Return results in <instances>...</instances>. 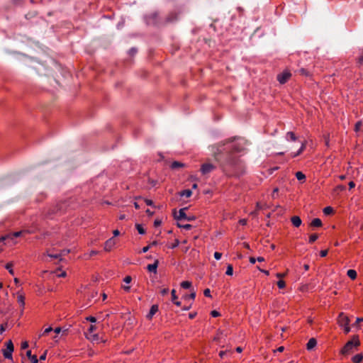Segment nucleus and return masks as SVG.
Returning <instances> with one entry per match:
<instances>
[{
    "instance_id": "f257e3e1",
    "label": "nucleus",
    "mask_w": 363,
    "mask_h": 363,
    "mask_svg": "<svg viewBox=\"0 0 363 363\" xmlns=\"http://www.w3.org/2000/svg\"><path fill=\"white\" fill-rule=\"evenodd\" d=\"M235 138L228 139L212 145L211 151L215 160L219 163L223 172L228 177H239L245 172V165L235 153L245 149L243 139Z\"/></svg>"
},
{
    "instance_id": "f03ea898",
    "label": "nucleus",
    "mask_w": 363,
    "mask_h": 363,
    "mask_svg": "<svg viewBox=\"0 0 363 363\" xmlns=\"http://www.w3.org/2000/svg\"><path fill=\"white\" fill-rule=\"evenodd\" d=\"M359 345H360V342L359 340L358 336L354 335V336H353V337L351 340L348 341L345 345V346L343 347V348L341 350V353L342 354H347L352 351L354 347H357L358 346H359Z\"/></svg>"
},
{
    "instance_id": "7ed1b4c3",
    "label": "nucleus",
    "mask_w": 363,
    "mask_h": 363,
    "mask_svg": "<svg viewBox=\"0 0 363 363\" xmlns=\"http://www.w3.org/2000/svg\"><path fill=\"white\" fill-rule=\"evenodd\" d=\"M186 208H181L179 212L177 211L176 209H174L173 211V216L175 220H186L188 221H191L195 219L194 216H188L185 213V211L186 210Z\"/></svg>"
},
{
    "instance_id": "20e7f679",
    "label": "nucleus",
    "mask_w": 363,
    "mask_h": 363,
    "mask_svg": "<svg viewBox=\"0 0 363 363\" xmlns=\"http://www.w3.org/2000/svg\"><path fill=\"white\" fill-rule=\"evenodd\" d=\"M147 23L149 25L161 26L162 21L160 19L157 12H153L146 17Z\"/></svg>"
},
{
    "instance_id": "39448f33",
    "label": "nucleus",
    "mask_w": 363,
    "mask_h": 363,
    "mask_svg": "<svg viewBox=\"0 0 363 363\" xmlns=\"http://www.w3.org/2000/svg\"><path fill=\"white\" fill-rule=\"evenodd\" d=\"M6 349L3 350L4 357L6 359H12V352H13L14 347L11 340H9L6 343Z\"/></svg>"
},
{
    "instance_id": "423d86ee",
    "label": "nucleus",
    "mask_w": 363,
    "mask_h": 363,
    "mask_svg": "<svg viewBox=\"0 0 363 363\" xmlns=\"http://www.w3.org/2000/svg\"><path fill=\"white\" fill-rule=\"evenodd\" d=\"M216 166L211 163H204L201 165V172L203 174L206 175L216 169Z\"/></svg>"
},
{
    "instance_id": "0eeeda50",
    "label": "nucleus",
    "mask_w": 363,
    "mask_h": 363,
    "mask_svg": "<svg viewBox=\"0 0 363 363\" xmlns=\"http://www.w3.org/2000/svg\"><path fill=\"white\" fill-rule=\"evenodd\" d=\"M178 20V16L177 13H171L167 16L165 17L164 20L162 21V25H167L169 23H172Z\"/></svg>"
},
{
    "instance_id": "6e6552de",
    "label": "nucleus",
    "mask_w": 363,
    "mask_h": 363,
    "mask_svg": "<svg viewBox=\"0 0 363 363\" xmlns=\"http://www.w3.org/2000/svg\"><path fill=\"white\" fill-rule=\"evenodd\" d=\"M26 231L24 230H21V231H18V232H15V233H10V234H8L5 236H3L0 238V241H4L5 240H7V239H11V240H13L14 238H18L20 236H21L23 233H25Z\"/></svg>"
},
{
    "instance_id": "1a4fd4ad",
    "label": "nucleus",
    "mask_w": 363,
    "mask_h": 363,
    "mask_svg": "<svg viewBox=\"0 0 363 363\" xmlns=\"http://www.w3.org/2000/svg\"><path fill=\"white\" fill-rule=\"evenodd\" d=\"M291 77V73L289 72H284L283 73H281L278 74L277 76V80L279 82L280 84H285L288 79Z\"/></svg>"
},
{
    "instance_id": "9d476101",
    "label": "nucleus",
    "mask_w": 363,
    "mask_h": 363,
    "mask_svg": "<svg viewBox=\"0 0 363 363\" xmlns=\"http://www.w3.org/2000/svg\"><path fill=\"white\" fill-rule=\"evenodd\" d=\"M338 323L341 327L348 325L350 323V319L343 313H340L338 316Z\"/></svg>"
},
{
    "instance_id": "9b49d317",
    "label": "nucleus",
    "mask_w": 363,
    "mask_h": 363,
    "mask_svg": "<svg viewBox=\"0 0 363 363\" xmlns=\"http://www.w3.org/2000/svg\"><path fill=\"white\" fill-rule=\"evenodd\" d=\"M115 245H116V240L113 238H111L106 241L105 245H104V250L106 251H110Z\"/></svg>"
},
{
    "instance_id": "f8f14e48",
    "label": "nucleus",
    "mask_w": 363,
    "mask_h": 363,
    "mask_svg": "<svg viewBox=\"0 0 363 363\" xmlns=\"http://www.w3.org/2000/svg\"><path fill=\"white\" fill-rule=\"evenodd\" d=\"M158 311V306L157 304L152 305L150 308V312L147 314L146 318L151 320L153 315Z\"/></svg>"
},
{
    "instance_id": "ddd939ff",
    "label": "nucleus",
    "mask_w": 363,
    "mask_h": 363,
    "mask_svg": "<svg viewBox=\"0 0 363 363\" xmlns=\"http://www.w3.org/2000/svg\"><path fill=\"white\" fill-rule=\"evenodd\" d=\"M185 167H186V164L184 163H182L179 161H174L170 165L171 169H174V170H177L180 168Z\"/></svg>"
},
{
    "instance_id": "4468645a",
    "label": "nucleus",
    "mask_w": 363,
    "mask_h": 363,
    "mask_svg": "<svg viewBox=\"0 0 363 363\" xmlns=\"http://www.w3.org/2000/svg\"><path fill=\"white\" fill-rule=\"evenodd\" d=\"M158 264L159 261L156 259L153 264H150L147 266V269L150 272L156 274Z\"/></svg>"
},
{
    "instance_id": "2eb2a0df",
    "label": "nucleus",
    "mask_w": 363,
    "mask_h": 363,
    "mask_svg": "<svg viewBox=\"0 0 363 363\" xmlns=\"http://www.w3.org/2000/svg\"><path fill=\"white\" fill-rule=\"evenodd\" d=\"M291 221L295 227H299L302 223L301 219L297 216L291 217Z\"/></svg>"
},
{
    "instance_id": "dca6fc26",
    "label": "nucleus",
    "mask_w": 363,
    "mask_h": 363,
    "mask_svg": "<svg viewBox=\"0 0 363 363\" xmlns=\"http://www.w3.org/2000/svg\"><path fill=\"white\" fill-rule=\"evenodd\" d=\"M316 344H317V341L315 338H311L308 343L306 344V348L308 350H313L315 346H316Z\"/></svg>"
},
{
    "instance_id": "f3484780",
    "label": "nucleus",
    "mask_w": 363,
    "mask_h": 363,
    "mask_svg": "<svg viewBox=\"0 0 363 363\" xmlns=\"http://www.w3.org/2000/svg\"><path fill=\"white\" fill-rule=\"evenodd\" d=\"M26 356L31 361L32 363H38V359L36 355H32L31 351L28 350L26 352Z\"/></svg>"
},
{
    "instance_id": "a211bd4d",
    "label": "nucleus",
    "mask_w": 363,
    "mask_h": 363,
    "mask_svg": "<svg viewBox=\"0 0 363 363\" xmlns=\"http://www.w3.org/2000/svg\"><path fill=\"white\" fill-rule=\"evenodd\" d=\"M363 359V354L362 353L357 354L352 357L354 363H360Z\"/></svg>"
},
{
    "instance_id": "6ab92c4d",
    "label": "nucleus",
    "mask_w": 363,
    "mask_h": 363,
    "mask_svg": "<svg viewBox=\"0 0 363 363\" xmlns=\"http://www.w3.org/2000/svg\"><path fill=\"white\" fill-rule=\"evenodd\" d=\"M311 225L313 227H320V226H322V221L319 218H314L311 221Z\"/></svg>"
},
{
    "instance_id": "aec40b11",
    "label": "nucleus",
    "mask_w": 363,
    "mask_h": 363,
    "mask_svg": "<svg viewBox=\"0 0 363 363\" xmlns=\"http://www.w3.org/2000/svg\"><path fill=\"white\" fill-rule=\"evenodd\" d=\"M347 275L352 280L357 278V272L354 269H349L347 272Z\"/></svg>"
},
{
    "instance_id": "412c9836",
    "label": "nucleus",
    "mask_w": 363,
    "mask_h": 363,
    "mask_svg": "<svg viewBox=\"0 0 363 363\" xmlns=\"http://www.w3.org/2000/svg\"><path fill=\"white\" fill-rule=\"evenodd\" d=\"M192 191L190 189H186L179 193V195L181 196H185L186 198H189L191 196Z\"/></svg>"
},
{
    "instance_id": "4be33fe9",
    "label": "nucleus",
    "mask_w": 363,
    "mask_h": 363,
    "mask_svg": "<svg viewBox=\"0 0 363 363\" xmlns=\"http://www.w3.org/2000/svg\"><path fill=\"white\" fill-rule=\"evenodd\" d=\"M24 299H25V297L23 294H18L17 301L23 308L25 306Z\"/></svg>"
},
{
    "instance_id": "5701e85b",
    "label": "nucleus",
    "mask_w": 363,
    "mask_h": 363,
    "mask_svg": "<svg viewBox=\"0 0 363 363\" xmlns=\"http://www.w3.org/2000/svg\"><path fill=\"white\" fill-rule=\"evenodd\" d=\"M296 177L299 181H304L306 179V176L301 172H297L296 173Z\"/></svg>"
},
{
    "instance_id": "b1692460",
    "label": "nucleus",
    "mask_w": 363,
    "mask_h": 363,
    "mask_svg": "<svg viewBox=\"0 0 363 363\" xmlns=\"http://www.w3.org/2000/svg\"><path fill=\"white\" fill-rule=\"evenodd\" d=\"M297 72L301 75H304V76L309 75V72L304 68H301V69H298Z\"/></svg>"
},
{
    "instance_id": "393cba45",
    "label": "nucleus",
    "mask_w": 363,
    "mask_h": 363,
    "mask_svg": "<svg viewBox=\"0 0 363 363\" xmlns=\"http://www.w3.org/2000/svg\"><path fill=\"white\" fill-rule=\"evenodd\" d=\"M225 274L228 276H231L233 274V267L232 264H228L227 266V269Z\"/></svg>"
},
{
    "instance_id": "a878e982",
    "label": "nucleus",
    "mask_w": 363,
    "mask_h": 363,
    "mask_svg": "<svg viewBox=\"0 0 363 363\" xmlns=\"http://www.w3.org/2000/svg\"><path fill=\"white\" fill-rule=\"evenodd\" d=\"M135 227L140 234L143 235L145 233V229L140 224H136Z\"/></svg>"
},
{
    "instance_id": "bb28decb",
    "label": "nucleus",
    "mask_w": 363,
    "mask_h": 363,
    "mask_svg": "<svg viewBox=\"0 0 363 363\" xmlns=\"http://www.w3.org/2000/svg\"><path fill=\"white\" fill-rule=\"evenodd\" d=\"M181 286L184 289H189L191 286V282L185 281L182 282Z\"/></svg>"
},
{
    "instance_id": "cd10ccee",
    "label": "nucleus",
    "mask_w": 363,
    "mask_h": 363,
    "mask_svg": "<svg viewBox=\"0 0 363 363\" xmlns=\"http://www.w3.org/2000/svg\"><path fill=\"white\" fill-rule=\"evenodd\" d=\"M289 138H290V139L292 141H295L296 140V137L295 134L293 132H288L286 133V139L288 140Z\"/></svg>"
},
{
    "instance_id": "c85d7f7f",
    "label": "nucleus",
    "mask_w": 363,
    "mask_h": 363,
    "mask_svg": "<svg viewBox=\"0 0 363 363\" xmlns=\"http://www.w3.org/2000/svg\"><path fill=\"white\" fill-rule=\"evenodd\" d=\"M305 147H306L305 143H302L300 149L298 150V152L296 153H295L293 155V157H295L299 155L304 150Z\"/></svg>"
},
{
    "instance_id": "c756f323",
    "label": "nucleus",
    "mask_w": 363,
    "mask_h": 363,
    "mask_svg": "<svg viewBox=\"0 0 363 363\" xmlns=\"http://www.w3.org/2000/svg\"><path fill=\"white\" fill-rule=\"evenodd\" d=\"M333 208L330 206L325 207L323 209V213L325 215H330V214L333 213Z\"/></svg>"
},
{
    "instance_id": "7c9ffc66",
    "label": "nucleus",
    "mask_w": 363,
    "mask_h": 363,
    "mask_svg": "<svg viewBox=\"0 0 363 363\" xmlns=\"http://www.w3.org/2000/svg\"><path fill=\"white\" fill-rule=\"evenodd\" d=\"M48 255L52 258L60 259V260L62 259V254H60V253H55V254L49 253Z\"/></svg>"
},
{
    "instance_id": "2f4dec72",
    "label": "nucleus",
    "mask_w": 363,
    "mask_h": 363,
    "mask_svg": "<svg viewBox=\"0 0 363 363\" xmlns=\"http://www.w3.org/2000/svg\"><path fill=\"white\" fill-rule=\"evenodd\" d=\"M318 236L317 234L311 235L309 237V242L310 243L314 242L318 239Z\"/></svg>"
},
{
    "instance_id": "473e14b6",
    "label": "nucleus",
    "mask_w": 363,
    "mask_h": 363,
    "mask_svg": "<svg viewBox=\"0 0 363 363\" xmlns=\"http://www.w3.org/2000/svg\"><path fill=\"white\" fill-rule=\"evenodd\" d=\"M11 267H12V264H11V263H8V264H6V269H8V270H9V273H10L11 274H14V272H13V270L12 269V268H11Z\"/></svg>"
},
{
    "instance_id": "72a5a7b5",
    "label": "nucleus",
    "mask_w": 363,
    "mask_h": 363,
    "mask_svg": "<svg viewBox=\"0 0 363 363\" xmlns=\"http://www.w3.org/2000/svg\"><path fill=\"white\" fill-rule=\"evenodd\" d=\"M277 286L279 289H284L286 286V284L285 282L283 281V280H279L278 282H277Z\"/></svg>"
},
{
    "instance_id": "f704fd0d",
    "label": "nucleus",
    "mask_w": 363,
    "mask_h": 363,
    "mask_svg": "<svg viewBox=\"0 0 363 363\" xmlns=\"http://www.w3.org/2000/svg\"><path fill=\"white\" fill-rule=\"evenodd\" d=\"M196 297V292L195 291H193L191 292L189 295H186L185 296V298L186 299H188V298H191V299H194Z\"/></svg>"
},
{
    "instance_id": "c9c22d12",
    "label": "nucleus",
    "mask_w": 363,
    "mask_h": 363,
    "mask_svg": "<svg viewBox=\"0 0 363 363\" xmlns=\"http://www.w3.org/2000/svg\"><path fill=\"white\" fill-rule=\"evenodd\" d=\"M362 126V122L361 121H358L356 124H355V127H354V130L356 132L359 131L360 128Z\"/></svg>"
},
{
    "instance_id": "e433bc0d",
    "label": "nucleus",
    "mask_w": 363,
    "mask_h": 363,
    "mask_svg": "<svg viewBox=\"0 0 363 363\" xmlns=\"http://www.w3.org/2000/svg\"><path fill=\"white\" fill-rule=\"evenodd\" d=\"M137 52H138V50L135 48H132L128 51L129 55H134L135 54H136Z\"/></svg>"
},
{
    "instance_id": "4c0bfd02",
    "label": "nucleus",
    "mask_w": 363,
    "mask_h": 363,
    "mask_svg": "<svg viewBox=\"0 0 363 363\" xmlns=\"http://www.w3.org/2000/svg\"><path fill=\"white\" fill-rule=\"evenodd\" d=\"M175 293H176V291L174 289L172 290L171 294H172V301H174L177 298V296H176Z\"/></svg>"
},
{
    "instance_id": "58836bf2",
    "label": "nucleus",
    "mask_w": 363,
    "mask_h": 363,
    "mask_svg": "<svg viewBox=\"0 0 363 363\" xmlns=\"http://www.w3.org/2000/svg\"><path fill=\"white\" fill-rule=\"evenodd\" d=\"M222 257V254L220 252H216L214 253V257L217 260H219Z\"/></svg>"
},
{
    "instance_id": "ea45409f",
    "label": "nucleus",
    "mask_w": 363,
    "mask_h": 363,
    "mask_svg": "<svg viewBox=\"0 0 363 363\" xmlns=\"http://www.w3.org/2000/svg\"><path fill=\"white\" fill-rule=\"evenodd\" d=\"M203 294L206 297H211V291L209 289H206L203 291Z\"/></svg>"
},
{
    "instance_id": "a19ab883",
    "label": "nucleus",
    "mask_w": 363,
    "mask_h": 363,
    "mask_svg": "<svg viewBox=\"0 0 363 363\" xmlns=\"http://www.w3.org/2000/svg\"><path fill=\"white\" fill-rule=\"evenodd\" d=\"M131 280H132L131 277H130V276H126V277L124 278L123 281H124L125 283H126V284H129V283H130Z\"/></svg>"
},
{
    "instance_id": "79ce46f5",
    "label": "nucleus",
    "mask_w": 363,
    "mask_h": 363,
    "mask_svg": "<svg viewBox=\"0 0 363 363\" xmlns=\"http://www.w3.org/2000/svg\"><path fill=\"white\" fill-rule=\"evenodd\" d=\"M28 347V342L25 341L21 343V349L25 350Z\"/></svg>"
},
{
    "instance_id": "37998d69",
    "label": "nucleus",
    "mask_w": 363,
    "mask_h": 363,
    "mask_svg": "<svg viewBox=\"0 0 363 363\" xmlns=\"http://www.w3.org/2000/svg\"><path fill=\"white\" fill-rule=\"evenodd\" d=\"M328 252V250H321V251L320 252V256H321L322 257H326V256H327Z\"/></svg>"
},
{
    "instance_id": "c03bdc74",
    "label": "nucleus",
    "mask_w": 363,
    "mask_h": 363,
    "mask_svg": "<svg viewBox=\"0 0 363 363\" xmlns=\"http://www.w3.org/2000/svg\"><path fill=\"white\" fill-rule=\"evenodd\" d=\"M88 321H90L91 323H95L96 321V319L95 317L93 316H89L86 318Z\"/></svg>"
},
{
    "instance_id": "a18cd8bd",
    "label": "nucleus",
    "mask_w": 363,
    "mask_h": 363,
    "mask_svg": "<svg viewBox=\"0 0 363 363\" xmlns=\"http://www.w3.org/2000/svg\"><path fill=\"white\" fill-rule=\"evenodd\" d=\"M211 314V315L213 317H218V316H220V313L218 312L217 311H212Z\"/></svg>"
},
{
    "instance_id": "49530a36",
    "label": "nucleus",
    "mask_w": 363,
    "mask_h": 363,
    "mask_svg": "<svg viewBox=\"0 0 363 363\" xmlns=\"http://www.w3.org/2000/svg\"><path fill=\"white\" fill-rule=\"evenodd\" d=\"M161 223H162V220H160V219H156V220H155V222H154V225H155V227H158V226H160V225H161Z\"/></svg>"
},
{
    "instance_id": "de8ad7c7",
    "label": "nucleus",
    "mask_w": 363,
    "mask_h": 363,
    "mask_svg": "<svg viewBox=\"0 0 363 363\" xmlns=\"http://www.w3.org/2000/svg\"><path fill=\"white\" fill-rule=\"evenodd\" d=\"M169 289L167 288L163 289L161 290L160 293L162 296H165L168 294Z\"/></svg>"
},
{
    "instance_id": "09e8293b",
    "label": "nucleus",
    "mask_w": 363,
    "mask_h": 363,
    "mask_svg": "<svg viewBox=\"0 0 363 363\" xmlns=\"http://www.w3.org/2000/svg\"><path fill=\"white\" fill-rule=\"evenodd\" d=\"M179 245V240H175L174 242L172 245L171 248H175Z\"/></svg>"
},
{
    "instance_id": "8fccbe9b",
    "label": "nucleus",
    "mask_w": 363,
    "mask_h": 363,
    "mask_svg": "<svg viewBox=\"0 0 363 363\" xmlns=\"http://www.w3.org/2000/svg\"><path fill=\"white\" fill-rule=\"evenodd\" d=\"M46 356H47V351H45L43 352V354L42 355H40V361H43V360H45L46 359Z\"/></svg>"
},
{
    "instance_id": "3c124183",
    "label": "nucleus",
    "mask_w": 363,
    "mask_h": 363,
    "mask_svg": "<svg viewBox=\"0 0 363 363\" xmlns=\"http://www.w3.org/2000/svg\"><path fill=\"white\" fill-rule=\"evenodd\" d=\"M145 202L147 206H153V201L150 199H145Z\"/></svg>"
},
{
    "instance_id": "603ef678",
    "label": "nucleus",
    "mask_w": 363,
    "mask_h": 363,
    "mask_svg": "<svg viewBox=\"0 0 363 363\" xmlns=\"http://www.w3.org/2000/svg\"><path fill=\"white\" fill-rule=\"evenodd\" d=\"M192 228V225H190V224H184L183 226H182V228L185 229V230H190Z\"/></svg>"
},
{
    "instance_id": "864d4df0",
    "label": "nucleus",
    "mask_w": 363,
    "mask_h": 363,
    "mask_svg": "<svg viewBox=\"0 0 363 363\" xmlns=\"http://www.w3.org/2000/svg\"><path fill=\"white\" fill-rule=\"evenodd\" d=\"M52 330V327H49L48 328H46L44 332H43V335H47L48 333H49L50 332H51Z\"/></svg>"
},
{
    "instance_id": "5fc2aeb1",
    "label": "nucleus",
    "mask_w": 363,
    "mask_h": 363,
    "mask_svg": "<svg viewBox=\"0 0 363 363\" xmlns=\"http://www.w3.org/2000/svg\"><path fill=\"white\" fill-rule=\"evenodd\" d=\"M69 252V250H61V252H60V254H62V256H65L67 254H68Z\"/></svg>"
},
{
    "instance_id": "6e6d98bb",
    "label": "nucleus",
    "mask_w": 363,
    "mask_h": 363,
    "mask_svg": "<svg viewBox=\"0 0 363 363\" xmlns=\"http://www.w3.org/2000/svg\"><path fill=\"white\" fill-rule=\"evenodd\" d=\"M278 191H279V189L278 188L274 189L273 192H272V198H275V195L278 193Z\"/></svg>"
},
{
    "instance_id": "4d7b16f0",
    "label": "nucleus",
    "mask_w": 363,
    "mask_h": 363,
    "mask_svg": "<svg viewBox=\"0 0 363 363\" xmlns=\"http://www.w3.org/2000/svg\"><path fill=\"white\" fill-rule=\"evenodd\" d=\"M150 247V245L146 246V247H144L142 249V252H143V253L147 252L149 250Z\"/></svg>"
},
{
    "instance_id": "13d9d810",
    "label": "nucleus",
    "mask_w": 363,
    "mask_h": 363,
    "mask_svg": "<svg viewBox=\"0 0 363 363\" xmlns=\"http://www.w3.org/2000/svg\"><path fill=\"white\" fill-rule=\"evenodd\" d=\"M357 63L359 65L363 63V54L358 58Z\"/></svg>"
},
{
    "instance_id": "bf43d9fd",
    "label": "nucleus",
    "mask_w": 363,
    "mask_h": 363,
    "mask_svg": "<svg viewBox=\"0 0 363 363\" xmlns=\"http://www.w3.org/2000/svg\"><path fill=\"white\" fill-rule=\"evenodd\" d=\"M96 330V326L95 325H91L89 326V331L90 333H92L93 331H94Z\"/></svg>"
},
{
    "instance_id": "052dcab7",
    "label": "nucleus",
    "mask_w": 363,
    "mask_h": 363,
    "mask_svg": "<svg viewBox=\"0 0 363 363\" xmlns=\"http://www.w3.org/2000/svg\"><path fill=\"white\" fill-rule=\"evenodd\" d=\"M7 324H1V326H0V330H1V333H3L4 331H5L6 330V327L5 325H6Z\"/></svg>"
},
{
    "instance_id": "680f3d73",
    "label": "nucleus",
    "mask_w": 363,
    "mask_h": 363,
    "mask_svg": "<svg viewBox=\"0 0 363 363\" xmlns=\"http://www.w3.org/2000/svg\"><path fill=\"white\" fill-rule=\"evenodd\" d=\"M55 333L58 334L60 333V332H62V328L60 327H57L56 328L55 330H54Z\"/></svg>"
},
{
    "instance_id": "e2e57ef3",
    "label": "nucleus",
    "mask_w": 363,
    "mask_h": 363,
    "mask_svg": "<svg viewBox=\"0 0 363 363\" xmlns=\"http://www.w3.org/2000/svg\"><path fill=\"white\" fill-rule=\"evenodd\" d=\"M239 223L242 225H245L247 224V220L246 219H241L240 220Z\"/></svg>"
},
{
    "instance_id": "0e129e2a",
    "label": "nucleus",
    "mask_w": 363,
    "mask_h": 363,
    "mask_svg": "<svg viewBox=\"0 0 363 363\" xmlns=\"http://www.w3.org/2000/svg\"><path fill=\"white\" fill-rule=\"evenodd\" d=\"M361 321H363V318H357V320H356V323L354 324V325H357Z\"/></svg>"
},
{
    "instance_id": "69168bd1",
    "label": "nucleus",
    "mask_w": 363,
    "mask_h": 363,
    "mask_svg": "<svg viewBox=\"0 0 363 363\" xmlns=\"http://www.w3.org/2000/svg\"><path fill=\"white\" fill-rule=\"evenodd\" d=\"M344 327L345 333H348L350 331V328L349 327V325H345Z\"/></svg>"
},
{
    "instance_id": "338daca9",
    "label": "nucleus",
    "mask_w": 363,
    "mask_h": 363,
    "mask_svg": "<svg viewBox=\"0 0 363 363\" xmlns=\"http://www.w3.org/2000/svg\"><path fill=\"white\" fill-rule=\"evenodd\" d=\"M256 260H257V259H255V257H250V263H252V264H255V263L256 262Z\"/></svg>"
},
{
    "instance_id": "774afa93",
    "label": "nucleus",
    "mask_w": 363,
    "mask_h": 363,
    "mask_svg": "<svg viewBox=\"0 0 363 363\" xmlns=\"http://www.w3.org/2000/svg\"><path fill=\"white\" fill-rule=\"evenodd\" d=\"M67 275L66 272H62V273L57 274V277H65Z\"/></svg>"
}]
</instances>
